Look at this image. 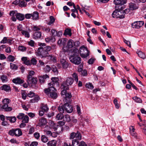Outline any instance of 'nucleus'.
<instances>
[{
    "label": "nucleus",
    "mask_w": 146,
    "mask_h": 146,
    "mask_svg": "<svg viewBox=\"0 0 146 146\" xmlns=\"http://www.w3.org/2000/svg\"><path fill=\"white\" fill-rule=\"evenodd\" d=\"M38 45L40 47L38 48L37 50V55L38 56L42 58L50 57L51 61L56 62V58L54 56L50 55L48 52L51 49L50 46H46L45 43L39 42Z\"/></svg>",
    "instance_id": "1"
},
{
    "label": "nucleus",
    "mask_w": 146,
    "mask_h": 146,
    "mask_svg": "<svg viewBox=\"0 0 146 146\" xmlns=\"http://www.w3.org/2000/svg\"><path fill=\"white\" fill-rule=\"evenodd\" d=\"M65 104L62 106H60L58 110L60 113H64L65 111L68 113H71L73 111L72 106L69 104L70 102H64Z\"/></svg>",
    "instance_id": "2"
},
{
    "label": "nucleus",
    "mask_w": 146,
    "mask_h": 146,
    "mask_svg": "<svg viewBox=\"0 0 146 146\" xmlns=\"http://www.w3.org/2000/svg\"><path fill=\"white\" fill-rule=\"evenodd\" d=\"M79 52L80 56L82 58H86L89 55L88 50L84 46H82L80 48Z\"/></svg>",
    "instance_id": "3"
},
{
    "label": "nucleus",
    "mask_w": 146,
    "mask_h": 146,
    "mask_svg": "<svg viewBox=\"0 0 146 146\" xmlns=\"http://www.w3.org/2000/svg\"><path fill=\"white\" fill-rule=\"evenodd\" d=\"M25 18L26 19H30L31 17L32 19L33 20H36L38 19L39 13L37 11H34L33 13H27L25 16Z\"/></svg>",
    "instance_id": "4"
},
{
    "label": "nucleus",
    "mask_w": 146,
    "mask_h": 146,
    "mask_svg": "<svg viewBox=\"0 0 146 146\" xmlns=\"http://www.w3.org/2000/svg\"><path fill=\"white\" fill-rule=\"evenodd\" d=\"M70 60L71 62L76 65H79L82 61L81 58L78 56H71L70 58Z\"/></svg>",
    "instance_id": "5"
},
{
    "label": "nucleus",
    "mask_w": 146,
    "mask_h": 146,
    "mask_svg": "<svg viewBox=\"0 0 146 146\" xmlns=\"http://www.w3.org/2000/svg\"><path fill=\"white\" fill-rule=\"evenodd\" d=\"M112 16L113 18H120L122 19L124 18V14L123 15L122 11L121 12L119 10H115L114 11Z\"/></svg>",
    "instance_id": "6"
},
{
    "label": "nucleus",
    "mask_w": 146,
    "mask_h": 146,
    "mask_svg": "<svg viewBox=\"0 0 146 146\" xmlns=\"http://www.w3.org/2000/svg\"><path fill=\"white\" fill-rule=\"evenodd\" d=\"M59 125L55 124L53 127V129L55 131H56L57 133H60L62 130V126L64 125L65 123L62 121H59L58 122Z\"/></svg>",
    "instance_id": "7"
},
{
    "label": "nucleus",
    "mask_w": 146,
    "mask_h": 146,
    "mask_svg": "<svg viewBox=\"0 0 146 146\" xmlns=\"http://www.w3.org/2000/svg\"><path fill=\"white\" fill-rule=\"evenodd\" d=\"M52 81L48 84V85L50 86L57 87L59 86L58 78L57 77H52L51 78Z\"/></svg>",
    "instance_id": "8"
},
{
    "label": "nucleus",
    "mask_w": 146,
    "mask_h": 146,
    "mask_svg": "<svg viewBox=\"0 0 146 146\" xmlns=\"http://www.w3.org/2000/svg\"><path fill=\"white\" fill-rule=\"evenodd\" d=\"M144 24L143 21H136L132 24V27L133 28L139 29Z\"/></svg>",
    "instance_id": "9"
},
{
    "label": "nucleus",
    "mask_w": 146,
    "mask_h": 146,
    "mask_svg": "<svg viewBox=\"0 0 146 146\" xmlns=\"http://www.w3.org/2000/svg\"><path fill=\"white\" fill-rule=\"evenodd\" d=\"M76 138L78 140H81V135L80 132L77 131L76 133L72 132L70 135V139H73Z\"/></svg>",
    "instance_id": "10"
},
{
    "label": "nucleus",
    "mask_w": 146,
    "mask_h": 146,
    "mask_svg": "<svg viewBox=\"0 0 146 146\" xmlns=\"http://www.w3.org/2000/svg\"><path fill=\"white\" fill-rule=\"evenodd\" d=\"M47 122L46 118L44 117H42L39 120L38 125L39 126H44L47 124Z\"/></svg>",
    "instance_id": "11"
},
{
    "label": "nucleus",
    "mask_w": 146,
    "mask_h": 146,
    "mask_svg": "<svg viewBox=\"0 0 146 146\" xmlns=\"http://www.w3.org/2000/svg\"><path fill=\"white\" fill-rule=\"evenodd\" d=\"M65 97L63 100L64 102H70V99L72 97V95L70 93L67 92L65 95Z\"/></svg>",
    "instance_id": "12"
},
{
    "label": "nucleus",
    "mask_w": 146,
    "mask_h": 146,
    "mask_svg": "<svg viewBox=\"0 0 146 146\" xmlns=\"http://www.w3.org/2000/svg\"><path fill=\"white\" fill-rule=\"evenodd\" d=\"M56 91V89L54 87V89H53L50 92L49 96L53 99H56L57 98L58 96L57 93L55 92Z\"/></svg>",
    "instance_id": "13"
},
{
    "label": "nucleus",
    "mask_w": 146,
    "mask_h": 146,
    "mask_svg": "<svg viewBox=\"0 0 146 146\" xmlns=\"http://www.w3.org/2000/svg\"><path fill=\"white\" fill-rule=\"evenodd\" d=\"M17 13L15 11H11L10 12L9 15L12 17L11 19L13 21H15L17 20L16 17Z\"/></svg>",
    "instance_id": "14"
},
{
    "label": "nucleus",
    "mask_w": 146,
    "mask_h": 146,
    "mask_svg": "<svg viewBox=\"0 0 146 146\" xmlns=\"http://www.w3.org/2000/svg\"><path fill=\"white\" fill-rule=\"evenodd\" d=\"M0 89L6 92H9L11 90V88L9 85L4 84L0 87Z\"/></svg>",
    "instance_id": "15"
},
{
    "label": "nucleus",
    "mask_w": 146,
    "mask_h": 146,
    "mask_svg": "<svg viewBox=\"0 0 146 146\" xmlns=\"http://www.w3.org/2000/svg\"><path fill=\"white\" fill-rule=\"evenodd\" d=\"M67 40V39L66 38H60L58 42V45L64 46L66 44Z\"/></svg>",
    "instance_id": "16"
},
{
    "label": "nucleus",
    "mask_w": 146,
    "mask_h": 146,
    "mask_svg": "<svg viewBox=\"0 0 146 146\" xmlns=\"http://www.w3.org/2000/svg\"><path fill=\"white\" fill-rule=\"evenodd\" d=\"M60 62L63 68L66 69L68 67V63L65 60L63 59H61Z\"/></svg>",
    "instance_id": "17"
},
{
    "label": "nucleus",
    "mask_w": 146,
    "mask_h": 146,
    "mask_svg": "<svg viewBox=\"0 0 146 146\" xmlns=\"http://www.w3.org/2000/svg\"><path fill=\"white\" fill-rule=\"evenodd\" d=\"M13 83L16 84H20L23 83L24 82V81L23 80L19 78H14L12 80Z\"/></svg>",
    "instance_id": "18"
},
{
    "label": "nucleus",
    "mask_w": 146,
    "mask_h": 146,
    "mask_svg": "<svg viewBox=\"0 0 146 146\" xmlns=\"http://www.w3.org/2000/svg\"><path fill=\"white\" fill-rule=\"evenodd\" d=\"M1 108L4 110L5 111L9 112L11 111L13 108L9 106L8 105H3L1 107Z\"/></svg>",
    "instance_id": "19"
},
{
    "label": "nucleus",
    "mask_w": 146,
    "mask_h": 146,
    "mask_svg": "<svg viewBox=\"0 0 146 146\" xmlns=\"http://www.w3.org/2000/svg\"><path fill=\"white\" fill-rule=\"evenodd\" d=\"M41 33L40 32H35L33 36V38L35 39H38L41 38Z\"/></svg>",
    "instance_id": "20"
},
{
    "label": "nucleus",
    "mask_w": 146,
    "mask_h": 146,
    "mask_svg": "<svg viewBox=\"0 0 146 146\" xmlns=\"http://www.w3.org/2000/svg\"><path fill=\"white\" fill-rule=\"evenodd\" d=\"M37 81V78H36L32 77L31 79H27V82L29 84H35L36 83Z\"/></svg>",
    "instance_id": "21"
},
{
    "label": "nucleus",
    "mask_w": 146,
    "mask_h": 146,
    "mask_svg": "<svg viewBox=\"0 0 146 146\" xmlns=\"http://www.w3.org/2000/svg\"><path fill=\"white\" fill-rule=\"evenodd\" d=\"M74 80L71 77H68L67 78L66 81L65 82L69 86L71 85L73 83Z\"/></svg>",
    "instance_id": "22"
},
{
    "label": "nucleus",
    "mask_w": 146,
    "mask_h": 146,
    "mask_svg": "<svg viewBox=\"0 0 146 146\" xmlns=\"http://www.w3.org/2000/svg\"><path fill=\"white\" fill-rule=\"evenodd\" d=\"M74 41L72 39H70L68 41L67 47L69 48H71L74 46Z\"/></svg>",
    "instance_id": "23"
},
{
    "label": "nucleus",
    "mask_w": 146,
    "mask_h": 146,
    "mask_svg": "<svg viewBox=\"0 0 146 146\" xmlns=\"http://www.w3.org/2000/svg\"><path fill=\"white\" fill-rule=\"evenodd\" d=\"M55 19L52 16H50L49 17V21L47 22V24L49 25H53L55 21Z\"/></svg>",
    "instance_id": "24"
},
{
    "label": "nucleus",
    "mask_w": 146,
    "mask_h": 146,
    "mask_svg": "<svg viewBox=\"0 0 146 146\" xmlns=\"http://www.w3.org/2000/svg\"><path fill=\"white\" fill-rule=\"evenodd\" d=\"M114 3L116 5H123L125 3V0H114Z\"/></svg>",
    "instance_id": "25"
},
{
    "label": "nucleus",
    "mask_w": 146,
    "mask_h": 146,
    "mask_svg": "<svg viewBox=\"0 0 146 146\" xmlns=\"http://www.w3.org/2000/svg\"><path fill=\"white\" fill-rule=\"evenodd\" d=\"M15 136L19 137L22 135V132L19 128L15 129Z\"/></svg>",
    "instance_id": "26"
},
{
    "label": "nucleus",
    "mask_w": 146,
    "mask_h": 146,
    "mask_svg": "<svg viewBox=\"0 0 146 146\" xmlns=\"http://www.w3.org/2000/svg\"><path fill=\"white\" fill-rule=\"evenodd\" d=\"M5 119L7 120H9L11 123H14L15 122L16 120V118L15 116H6Z\"/></svg>",
    "instance_id": "27"
},
{
    "label": "nucleus",
    "mask_w": 146,
    "mask_h": 146,
    "mask_svg": "<svg viewBox=\"0 0 146 146\" xmlns=\"http://www.w3.org/2000/svg\"><path fill=\"white\" fill-rule=\"evenodd\" d=\"M45 41L47 42H54L55 41V38L53 36L45 38Z\"/></svg>",
    "instance_id": "28"
},
{
    "label": "nucleus",
    "mask_w": 146,
    "mask_h": 146,
    "mask_svg": "<svg viewBox=\"0 0 146 146\" xmlns=\"http://www.w3.org/2000/svg\"><path fill=\"white\" fill-rule=\"evenodd\" d=\"M16 19L19 20V21H23L25 19V17L24 15L20 13H17V15H16Z\"/></svg>",
    "instance_id": "29"
},
{
    "label": "nucleus",
    "mask_w": 146,
    "mask_h": 146,
    "mask_svg": "<svg viewBox=\"0 0 146 146\" xmlns=\"http://www.w3.org/2000/svg\"><path fill=\"white\" fill-rule=\"evenodd\" d=\"M40 99V98L38 96H35L33 98L30 100V102L32 103L37 102Z\"/></svg>",
    "instance_id": "30"
},
{
    "label": "nucleus",
    "mask_w": 146,
    "mask_h": 146,
    "mask_svg": "<svg viewBox=\"0 0 146 146\" xmlns=\"http://www.w3.org/2000/svg\"><path fill=\"white\" fill-rule=\"evenodd\" d=\"M129 8L131 10H133L137 9L138 7L135 3H131L129 5Z\"/></svg>",
    "instance_id": "31"
},
{
    "label": "nucleus",
    "mask_w": 146,
    "mask_h": 146,
    "mask_svg": "<svg viewBox=\"0 0 146 146\" xmlns=\"http://www.w3.org/2000/svg\"><path fill=\"white\" fill-rule=\"evenodd\" d=\"M69 86V85H68V84L64 82L62 84L61 86V88L63 90H67L68 89Z\"/></svg>",
    "instance_id": "32"
},
{
    "label": "nucleus",
    "mask_w": 146,
    "mask_h": 146,
    "mask_svg": "<svg viewBox=\"0 0 146 146\" xmlns=\"http://www.w3.org/2000/svg\"><path fill=\"white\" fill-rule=\"evenodd\" d=\"M53 89H54V87H52V86H49V88L48 89H45L44 90V92L46 94H50V92Z\"/></svg>",
    "instance_id": "33"
},
{
    "label": "nucleus",
    "mask_w": 146,
    "mask_h": 146,
    "mask_svg": "<svg viewBox=\"0 0 146 146\" xmlns=\"http://www.w3.org/2000/svg\"><path fill=\"white\" fill-rule=\"evenodd\" d=\"M0 79L2 82L3 83L6 82L8 80L7 76L5 75H1L0 77Z\"/></svg>",
    "instance_id": "34"
},
{
    "label": "nucleus",
    "mask_w": 146,
    "mask_h": 146,
    "mask_svg": "<svg viewBox=\"0 0 146 146\" xmlns=\"http://www.w3.org/2000/svg\"><path fill=\"white\" fill-rule=\"evenodd\" d=\"M41 109L43 110L45 112H47L48 110V108L46 105L42 104L41 107Z\"/></svg>",
    "instance_id": "35"
},
{
    "label": "nucleus",
    "mask_w": 146,
    "mask_h": 146,
    "mask_svg": "<svg viewBox=\"0 0 146 146\" xmlns=\"http://www.w3.org/2000/svg\"><path fill=\"white\" fill-rule=\"evenodd\" d=\"M56 142L55 140L49 141L47 144L48 146H56Z\"/></svg>",
    "instance_id": "36"
},
{
    "label": "nucleus",
    "mask_w": 146,
    "mask_h": 146,
    "mask_svg": "<svg viewBox=\"0 0 146 146\" xmlns=\"http://www.w3.org/2000/svg\"><path fill=\"white\" fill-rule=\"evenodd\" d=\"M35 73L34 71H30L29 72L28 75L27 76V79H29V80H30V79H31L32 77H33V76L34 75Z\"/></svg>",
    "instance_id": "37"
},
{
    "label": "nucleus",
    "mask_w": 146,
    "mask_h": 146,
    "mask_svg": "<svg viewBox=\"0 0 146 146\" xmlns=\"http://www.w3.org/2000/svg\"><path fill=\"white\" fill-rule=\"evenodd\" d=\"M138 56L141 58L144 59L145 58V54L141 51H139L137 52Z\"/></svg>",
    "instance_id": "38"
},
{
    "label": "nucleus",
    "mask_w": 146,
    "mask_h": 146,
    "mask_svg": "<svg viewBox=\"0 0 146 146\" xmlns=\"http://www.w3.org/2000/svg\"><path fill=\"white\" fill-rule=\"evenodd\" d=\"M11 102V100L8 98H5L2 101L3 105H8Z\"/></svg>",
    "instance_id": "39"
},
{
    "label": "nucleus",
    "mask_w": 146,
    "mask_h": 146,
    "mask_svg": "<svg viewBox=\"0 0 146 146\" xmlns=\"http://www.w3.org/2000/svg\"><path fill=\"white\" fill-rule=\"evenodd\" d=\"M21 33L25 37L28 38L30 37L29 33L27 31L24 30L21 32Z\"/></svg>",
    "instance_id": "40"
},
{
    "label": "nucleus",
    "mask_w": 146,
    "mask_h": 146,
    "mask_svg": "<svg viewBox=\"0 0 146 146\" xmlns=\"http://www.w3.org/2000/svg\"><path fill=\"white\" fill-rule=\"evenodd\" d=\"M132 99L136 102L139 103H142V100L141 99L137 96H135L132 98Z\"/></svg>",
    "instance_id": "41"
},
{
    "label": "nucleus",
    "mask_w": 146,
    "mask_h": 146,
    "mask_svg": "<svg viewBox=\"0 0 146 146\" xmlns=\"http://www.w3.org/2000/svg\"><path fill=\"white\" fill-rule=\"evenodd\" d=\"M63 113H58L56 116V118L57 120H61L63 118L64 116L63 114Z\"/></svg>",
    "instance_id": "42"
},
{
    "label": "nucleus",
    "mask_w": 146,
    "mask_h": 146,
    "mask_svg": "<svg viewBox=\"0 0 146 146\" xmlns=\"http://www.w3.org/2000/svg\"><path fill=\"white\" fill-rule=\"evenodd\" d=\"M41 140L42 141L43 143H46L48 141V138L46 136L44 135H42L41 137Z\"/></svg>",
    "instance_id": "43"
},
{
    "label": "nucleus",
    "mask_w": 146,
    "mask_h": 146,
    "mask_svg": "<svg viewBox=\"0 0 146 146\" xmlns=\"http://www.w3.org/2000/svg\"><path fill=\"white\" fill-rule=\"evenodd\" d=\"M64 120L65 121H67L68 122H69L71 120V119L69 115L68 114H66L63 117Z\"/></svg>",
    "instance_id": "44"
},
{
    "label": "nucleus",
    "mask_w": 146,
    "mask_h": 146,
    "mask_svg": "<svg viewBox=\"0 0 146 146\" xmlns=\"http://www.w3.org/2000/svg\"><path fill=\"white\" fill-rule=\"evenodd\" d=\"M72 76L76 82L77 83L78 81V76L77 74L76 73H74L72 74Z\"/></svg>",
    "instance_id": "45"
},
{
    "label": "nucleus",
    "mask_w": 146,
    "mask_h": 146,
    "mask_svg": "<svg viewBox=\"0 0 146 146\" xmlns=\"http://www.w3.org/2000/svg\"><path fill=\"white\" fill-rule=\"evenodd\" d=\"M10 68H11L13 70H16L18 69L17 65H16L15 64H13L12 63H10Z\"/></svg>",
    "instance_id": "46"
},
{
    "label": "nucleus",
    "mask_w": 146,
    "mask_h": 146,
    "mask_svg": "<svg viewBox=\"0 0 146 146\" xmlns=\"http://www.w3.org/2000/svg\"><path fill=\"white\" fill-rule=\"evenodd\" d=\"M7 58L8 61L11 62H13L15 60V57L11 55H9L7 57Z\"/></svg>",
    "instance_id": "47"
},
{
    "label": "nucleus",
    "mask_w": 146,
    "mask_h": 146,
    "mask_svg": "<svg viewBox=\"0 0 146 146\" xmlns=\"http://www.w3.org/2000/svg\"><path fill=\"white\" fill-rule=\"evenodd\" d=\"M51 68L50 66L48 65H46L44 68V71L46 72H48L50 70Z\"/></svg>",
    "instance_id": "48"
},
{
    "label": "nucleus",
    "mask_w": 146,
    "mask_h": 146,
    "mask_svg": "<svg viewBox=\"0 0 146 146\" xmlns=\"http://www.w3.org/2000/svg\"><path fill=\"white\" fill-rule=\"evenodd\" d=\"M64 34L71 36V30L70 29H66L65 31Z\"/></svg>",
    "instance_id": "49"
},
{
    "label": "nucleus",
    "mask_w": 146,
    "mask_h": 146,
    "mask_svg": "<svg viewBox=\"0 0 146 146\" xmlns=\"http://www.w3.org/2000/svg\"><path fill=\"white\" fill-rule=\"evenodd\" d=\"M85 86L87 88H88L90 89H92L94 88L93 86L92 83H86Z\"/></svg>",
    "instance_id": "50"
},
{
    "label": "nucleus",
    "mask_w": 146,
    "mask_h": 146,
    "mask_svg": "<svg viewBox=\"0 0 146 146\" xmlns=\"http://www.w3.org/2000/svg\"><path fill=\"white\" fill-rule=\"evenodd\" d=\"M29 121V117L27 115H25L23 120V122L24 123H27Z\"/></svg>",
    "instance_id": "51"
},
{
    "label": "nucleus",
    "mask_w": 146,
    "mask_h": 146,
    "mask_svg": "<svg viewBox=\"0 0 146 146\" xmlns=\"http://www.w3.org/2000/svg\"><path fill=\"white\" fill-rule=\"evenodd\" d=\"M79 143V141L76 139H74L72 141V145L73 146H76Z\"/></svg>",
    "instance_id": "52"
},
{
    "label": "nucleus",
    "mask_w": 146,
    "mask_h": 146,
    "mask_svg": "<svg viewBox=\"0 0 146 146\" xmlns=\"http://www.w3.org/2000/svg\"><path fill=\"white\" fill-rule=\"evenodd\" d=\"M27 3L23 1H20L19 6L21 7H25L26 6Z\"/></svg>",
    "instance_id": "53"
},
{
    "label": "nucleus",
    "mask_w": 146,
    "mask_h": 146,
    "mask_svg": "<svg viewBox=\"0 0 146 146\" xmlns=\"http://www.w3.org/2000/svg\"><path fill=\"white\" fill-rule=\"evenodd\" d=\"M25 115L24 113H20L17 116V117L19 119H23Z\"/></svg>",
    "instance_id": "54"
},
{
    "label": "nucleus",
    "mask_w": 146,
    "mask_h": 146,
    "mask_svg": "<svg viewBox=\"0 0 146 146\" xmlns=\"http://www.w3.org/2000/svg\"><path fill=\"white\" fill-rule=\"evenodd\" d=\"M9 134L12 136H15V129L10 130L8 133Z\"/></svg>",
    "instance_id": "55"
},
{
    "label": "nucleus",
    "mask_w": 146,
    "mask_h": 146,
    "mask_svg": "<svg viewBox=\"0 0 146 146\" xmlns=\"http://www.w3.org/2000/svg\"><path fill=\"white\" fill-rule=\"evenodd\" d=\"M18 50L22 52H24L26 51L27 48L24 46H19Z\"/></svg>",
    "instance_id": "56"
},
{
    "label": "nucleus",
    "mask_w": 146,
    "mask_h": 146,
    "mask_svg": "<svg viewBox=\"0 0 146 146\" xmlns=\"http://www.w3.org/2000/svg\"><path fill=\"white\" fill-rule=\"evenodd\" d=\"M31 65L32 64L34 65H36V64L37 60L34 58H32L31 60Z\"/></svg>",
    "instance_id": "57"
},
{
    "label": "nucleus",
    "mask_w": 146,
    "mask_h": 146,
    "mask_svg": "<svg viewBox=\"0 0 146 146\" xmlns=\"http://www.w3.org/2000/svg\"><path fill=\"white\" fill-rule=\"evenodd\" d=\"M113 103L114 104L115 107L117 109H118L119 107V105L118 103L117 100L116 99H115L113 100Z\"/></svg>",
    "instance_id": "58"
},
{
    "label": "nucleus",
    "mask_w": 146,
    "mask_h": 146,
    "mask_svg": "<svg viewBox=\"0 0 146 146\" xmlns=\"http://www.w3.org/2000/svg\"><path fill=\"white\" fill-rule=\"evenodd\" d=\"M52 70L56 74L58 73V71L56 67L54 66H53L51 68Z\"/></svg>",
    "instance_id": "59"
},
{
    "label": "nucleus",
    "mask_w": 146,
    "mask_h": 146,
    "mask_svg": "<svg viewBox=\"0 0 146 146\" xmlns=\"http://www.w3.org/2000/svg\"><path fill=\"white\" fill-rule=\"evenodd\" d=\"M57 31H56L54 29H52L51 30V33L52 34V36L53 37H54L56 36V32Z\"/></svg>",
    "instance_id": "60"
},
{
    "label": "nucleus",
    "mask_w": 146,
    "mask_h": 146,
    "mask_svg": "<svg viewBox=\"0 0 146 146\" xmlns=\"http://www.w3.org/2000/svg\"><path fill=\"white\" fill-rule=\"evenodd\" d=\"M17 29L19 31L21 32L23 30V27L22 25L21 24H19L17 27Z\"/></svg>",
    "instance_id": "61"
},
{
    "label": "nucleus",
    "mask_w": 146,
    "mask_h": 146,
    "mask_svg": "<svg viewBox=\"0 0 146 146\" xmlns=\"http://www.w3.org/2000/svg\"><path fill=\"white\" fill-rule=\"evenodd\" d=\"M124 42L127 44L129 47L131 48V47L130 42L129 40H127L125 39H124Z\"/></svg>",
    "instance_id": "62"
},
{
    "label": "nucleus",
    "mask_w": 146,
    "mask_h": 146,
    "mask_svg": "<svg viewBox=\"0 0 146 146\" xmlns=\"http://www.w3.org/2000/svg\"><path fill=\"white\" fill-rule=\"evenodd\" d=\"M28 43L29 45L32 47H33L35 46V42L33 40H31L30 41L28 42Z\"/></svg>",
    "instance_id": "63"
},
{
    "label": "nucleus",
    "mask_w": 146,
    "mask_h": 146,
    "mask_svg": "<svg viewBox=\"0 0 146 146\" xmlns=\"http://www.w3.org/2000/svg\"><path fill=\"white\" fill-rule=\"evenodd\" d=\"M35 95V94L33 92H30L28 94V96L30 98L32 97Z\"/></svg>",
    "instance_id": "64"
}]
</instances>
